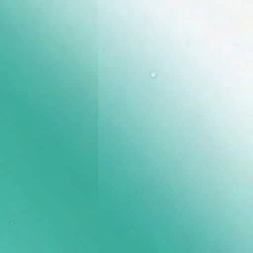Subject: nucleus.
<instances>
[{
    "label": "nucleus",
    "instance_id": "obj_1",
    "mask_svg": "<svg viewBox=\"0 0 253 253\" xmlns=\"http://www.w3.org/2000/svg\"><path fill=\"white\" fill-rule=\"evenodd\" d=\"M12 150H13V192L15 191V166H16V125H12Z\"/></svg>",
    "mask_w": 253,
    "mask_h": 253
},
{
    "label": "nucleus",
    "instance_id": "obj_2",
    "mask_svg": "<svg viewBox=\"0 0 253 253\" xmlns=\"http://www.w3.org/2000/svg\"><path fill=\"white\" fill-rule=\"evenodd\" d=\"M13 87V102H12V125H16V95Z\"/></svg>",
    "mask_w": 253,
    "mask_h": 253
},
{
    "label": "nucleus",
    "instance_id": "obj_3",
    "mask_svg": "<svg viewBox=\"0 0 253 253\" xmlns=\"http://www.w3.org/2000/svg\"><path fill=\"white\" fill-rule=\"evenodd\" d=\"M13 224H15V219H14V217L13 218Z\"/></svg>",
    "mask_w": 253,
    "mask_h": 253
},
{
    "label": "nucleus",
    "instance_id": "obj_4",
    "mask_svg": "<svg viewBox=\"0 0 253 253\" xmlns=\"http://www.w3.org/2000/svg\"><path fill=\"white\" fill-rule=\"evenodd\" d=\"M13 202H14V200H15V197H14V196H13Z\"/></svg>",
    "mask_w": 253,
    "mask_h": 253
}]
</instances>
